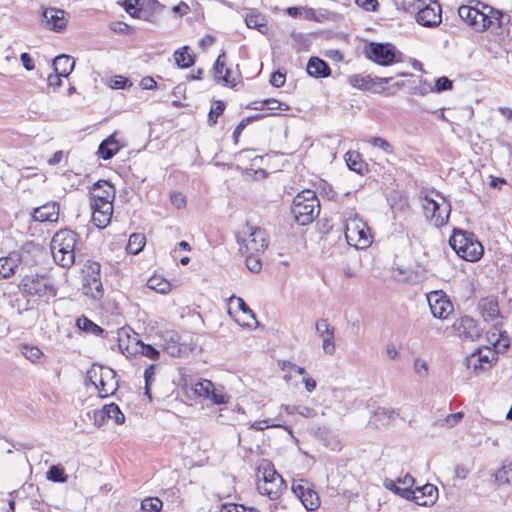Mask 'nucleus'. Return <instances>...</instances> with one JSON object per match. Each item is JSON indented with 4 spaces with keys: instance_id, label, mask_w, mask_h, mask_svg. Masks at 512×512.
<instances>
[{
    "instance_id": "nucleus-34",
    "label": "nucleus",
    "mask_w": 512,
    "mask_h": 512,
    "mask_svg": "<svg viewBox=\"0 0 512 512\" xmlns=\"http://www.w3.org/2000/svg\"><path fill=\"white\" fill-rule=\"evenodd\" d=\"M345 161L348 168L358 174L362 175L366 170V163L361 159L360 154L355 151L347 152Z\"/></svg>"
},
{
    "instance_id": "nucleus-27",
    "label": "nucleus",
    "mask_w": 512,
    "mask_h": 512,
    "mask_svg": "<svg viewBox=\"0 0 512 512\" xmlns=\"http://www.w3.org/2000/svg\"><path fill=\"white\" fill-rule=\"evenodd\" d=\"M20 262L18 254H10L8 257L0 258V279H6L16 273Z\"/></svg>"
},
{
    "instance_id": "nucleus-16",
    "label": "nucleus",
    "mask_w": 512,
    "mask_h": 512,
    "mask_svg": "<svg viewBox=\"0 0 512 512\" xmlns=\"http://www.w3.org/2000/svg\"><path fill=\"white\" fill-rule=\"evenodd\" d=\"M441 6L435 1L418 9L416 21L424 27H436L441 23Z\"/></svg>"
},
{
    "instance_id": "nucleus-4",
    "label": "nucleus",
    "mask_w": 512,
    "mask_h": 512,
    "mask_svg": "<svg viewBox=\"0 0 512 512\" xmlns=\"http://www.w3.org/2000/svg\"><path fill=\"white\" fill-rule=\"evenodd\" d=\"M161 348L172 357H184L197 347V337L191 333L167 330L160 335Z\"/></svg>"
},
{
    "instance_id": "nucleus-58",
    "label": "nucleus",
    "mask_w": 512,
    "mask_h": 512,
    "mask_svg": "<svg viewBox=\"0 0 512 512\" xmlns=\"http://www.w3.org/2000/svg\"><path fill=\"white\" fill-rule=\"evenodd\" d=\"M417 482H409L410 485H403V489L401 490V493L399 496H401L404 499L411 500L414 502L415 497V487L413 488L414 484Z\"/></svg>"
},
{
    "instance_id": "nucleus-11",
    "label": "nucleus",
    "mask_w": 512,
    "mask_h": 512,
    "mask_svg": "<svg viewBox=\"0 0 512 512\" xmlns=\"http://www.w3.org/2000/svg\"><path fill=\"white\" fill-rule=\"evenodd\" d=\"M101 266L98 262L89 263L83 273V293L93 299H100L104 294L100 278Z\"/></svg>"
},
{
    "instance_id": "nucleus-54",
    "label": "nucleus",
    "mask_w": 512,
    "mask_h": 512,
    "mask_svg": "<svg viewBox=\"0 0 512 512\" xmlns=\"http://www.w3.org/2000/svg\"><path fill=\"white\" fill-rule=\"evenodd\" d=\"M322 339L324 352L328 355H332L335 352L334 333H329L328 336L322 337Z\"/></svg>"
},
{
    "instance_id": "nucleus-5",
    "label": "nucleus",
    "mask_w": 512,
    "mask_h": 512,
    "mask_svg": "<svg viewBox=\"0 0 512 512\" xmlns=\"http://www.w3.org/2000/svg\"><path fill=\"white\" fill-rule=\"evenodd\" d=\"M19 287L25 295L42 298L45 301L55 297L58 292L54 279L48 274L26 275L21 280Z\"/></svg>"
},
{
    "instance_id": "nucleus-63",
    "label": "nucleus",
    "mask_w": 512,
    "mask_h": 512,
    "mask_svg": "<svg viewBox=\"0 0 512 512\" xmlns=\"http://www.w3.org/2000/svg\"><path fill=\"white\" fill-rule=\"evenodd\" d=\"M297 414L304 417V418H313L316 416V411L308 406L299 405Z\"/></svg>"
},
{
    "instance_id": "nucleus-8",
    "label": "nucleus",
    "mask_w": 512,
    "mask_h": 512,
    "mask_svg": "<svg viewBox=\"0 0 512 512\" xmlns=\"http://www.w3.org/2000/svg\"><path fill=\"white\" fill-rule=\"evenodd\" d=\"M345 237L347 242L356 248L363 249L371 244L370 229L366 222L358 217L347 220Z\"/></svg>"
},
{
    "instance_id": "nucleus-3",
    "label": "nucleus",
    "mask_w": 512,
    "mask_h": 512,
    "mask_svg": "<svg viewBox=\"0 0 512 512\" xmlns=\"http://www.w3.org/2000/svg\"><path fill=\"white\" fill-rule=\"evenodd\" d=\"M320 202L312 190H303L298 193L291 206L294 220L301 226L311 223L319 215Z\"/></svg>"
},
{
    "instance_id": "nucleus-40",
    "label": "nucleus",
    "mask_w": 512,
    "mask_h": 512,
    "mask_svg": "<svg viewBox=\"0 0 512 512\" xmlns=\"http://www.w3.org/2000/svg\"><path fill=\"white\" fill-rule=\"evenodd\" d=\"M147 287L164 294L170 290V283L160 277L153 276L147 280Z\"/></svg>"
},
{
    "instance_id": "nucleus-20",
    "label": "nucleus",
    "mask_w": 512,
    "mask_h": 512,
    "mask_svg": "<svg viewBox=\"0 0 512 512\" xmlns=\"http://www.w3.org/2000/svg\"><path fill=\"white\" fill-rule=\"evenodd\" d=\"M32 217L38 222H57L59 218V205L57 202H48L35 208Z\"/></svg>"
},
{
    "instance_id": "nucleus-41",
    "label": "nucleus",
    "mask_w": 512,
    "mask_h": 512,
    "mask_svg": "<svg viewBox=\"0 0 512 512\" xmlns=\"http://www.w3.org/2000/svg\"><path fill=\"white\" fill-rule=\"evenodd\" d=\"M225 103L221 100L213 101L209 114H208V124L210 126H214L217 123L218 117L224 112Z\"/></svg>"
},
{
    "instance_id": "nucleus-64",
    "label": "nucleus",
    "mask_w": 512,
    "mask_h": 512,
    "mask_svg": "<svg viewBox=\"0 0 512 512\" xmlns=\"http://www.w3.org/2000/svg\"><path fill=\"white\" fill-rule=\"evenodd\" d=\"M220 512H244V507L233 503H226L221 506Z\"/></svg>"
},
{
    "instance_id": "nucleus-46",
    "label": "nucleus",
    "mask_w": 512,
    "mask_h": 512,
    "mask_svg": "<svg viewBox=\"0 0 512 512\" xmlns=\"http://www.w3.org/2000/svg\"><path fill=\"white\" fill-rule=\"evenodd\" d=\"M46 480H66L64 468L61 465H52L46 472Z\"/></svg>"
},
{
    "instance_id": "nucleus-29",
    "label": "nucleus",
    "mask_w": 512,
    "mask_h": 512,
    "mask_svg": "<svg viewBox=\"0 0 512 512\" xmlns=\"http://www.w3.org/2000/svg\"><path fill=\"white\" fill-rule=\"evenodd\" d=\"M120 149L118 141L114 136H109L103 140L98 147V155L103 160L111 159Z\"/></svg>"
},
{
    "instance_id": "nucleus-48",
    "label": "nucleus",
    "mask_w": 512,
    "mask_h": 512,
    "mask_svg": "<svg viewBox=\"0 0 512 512\" xmlns=\"http://www.w3.org/2000/svg\"><path fill=\"white\" fill-rule=\"evenodd\" d=\"M286 12L289 16L291 17H294V18H297V17H301L303 12L305 13V18L306 19H310L314 16V10L309 8V9H306V8H300V7H288L286 9Z\"/></svg>"
},
{
    "instance_id": "nucleus-57",
    "label": "nucleus",
    "mask_w": 512,
    "mask_h": 512,
    "mask_svg": "<svg viewBox=\"0 0 512 512\" xmlns=\"http://www.w3.org/2000/svg\"><path fill=\"white\" fill-rule=\"evenodd\" d=\"M286 79V74L281 71L273 72L270 76V84L274 87H281L284 85Z\"/></svg>"
},
{
    "instance_id": "nucleus-38",
    "label": "nucleus",
    "mask_w": 512,
    "mask_h": 512,
    "mask_svg": "<svg viewBox=\"0 0 512 512\" xmlns=\"http://www.w3.org/2000/svg\"><path fill=\"white\" fill-rule=\"evenodd\" d=\"M76 324L80 330L92 333L94 335H100L101 333L104 332L103 328H101L99 325L95 324L93 321H91L85 316L78 318Z\"/></svg>"
},
{
    "instance_id": "nucleus-32",
    "label": "nucleus",
    "mask_w": 512,
    "mask_h": 512,
    "mask_svg": "<svg viewBox=\"0 0 512 512\" xmlns=\"http://www.w3.org/2000/svg\"><path fill=\"white\" fill-rule=\"evenodd\" d=\"M258 473H262V480H284L283 477L276 471L274 464L268 459L258 460Z\"/></svg>"
},
{
    "instance_id": "nucleus-9",
    "label": "nucleus",
    "mask_w": 512,
    "mask_h": 512,
    "mask_svg": "<svg viewBox=\"0 0 512 512\" xmlns=\"http://www.w3.org/2000/svg\"><path fill=\"white\" fill-rule=\"evenodd\" d=\"M422 207L426 218L436 227H441L448 222L451 206L443 197L438 201L426 195Z\"/></svg>"
},
{
    "instance_id": "nucleus-39",
    "label": "nucleus",
    "mask_w": 512,
    "mask_h": 512,
    "mask_svg": "<svg viewBox=\"0 0 512 512\" xmlns=\"http://www.w3.org/2000/svg\"><path fill=\"white\" fill-rule=\"evenodd\" d=\"M22 355L32 363H39L44 356L43 352L36 346L24 344L21 346Z\"/></svg>"
},
{
    "instance_id": "nucleus-44",
    "label": "nucleus",
    "mask_w": 512,
    "mask_h": 512,
    "mask_svg": "<svg viewBox=\"0 0 512 512\" xmlns=\"http://www.w3.org/2000/svg\"><path fill=\"white\" fill-rule=\"evenodd\" d=\"M163 506L158 497H147L141 501V510L143 512H159Z\"/></svg>"
},
{
    "instance_id": "nucleus-61",
    "label": "nucleus",
    "mask_w": 512,
    "mask_h": 512,
    "mask_svg": "<svg viewBox=\"0 0 512 512\" xmlns=\"http://www.w3.org/2000/svg\"><path fill=\"white\" fill-rule=\"evenodd\" d=\"M386 489L392 491L396 495H400L403 485L409 484V482H383Z\"/></svg>"
},
{
    "instance_id": "nucleus-47",
    "label": "nucleus",
    "mask_w": 512,
    "mask_h": 512,
    "mask_svg": "<svg viewBox=\"0 0 512 512\" xmlns=\"http://www.w3.org/2000/svg\"><path fill=\"white\" fill-rule=\"evenodd\" d=\"M369 143L373 145L374 147H377L381 150H383L386 154H392L393 153V146L384 138L381 137H372L369 140Z\"/></svg>"
},
{
    "instance_id": "nucleus-19",
    "label": "nucleus",
    "mask_w": 512,
    "mask_h": 512,
    "mask_svg": "<svg viewBox=\"0 0 512 512\" xmlns=\"http://www.w3.org/2000/svg\"><path fill=\"white\" fill-rule=\"evenodd\" d=\"M438 488L431 482L415 487L414 503L420 506H431L438 499Z\"/></svg>"
},
{
    "instance_id": "nucleus-28",
    "label": "nucleus",
    "mask_w": 512,
    "mask_h": 512,
    "mask_svg": "<svg viewBox=\"0 0 512 512\" xmlns=\"http://www.w3.org/2000/svg\"><path fill=\"white\" fill-rule=\"evenodd\" d=\"M75 62L73 58L66 54L58 55L53 60V68L56 73L63 77H68L74 69Z\"/></svg>"
},
{
    "instance_id": "nucleus-36",
    "label": "nucleus",
    "mask_w": 512,
    "mask_h": 512,
    "mask_svg": "<svg viewBox=\"0 0 512 512\" xmlns=\"http://www.w3.org/2000/svg\"><path fill=\"white\" fill-rule=\"evenodd\" d=\"M490 355L494 356V352L487 350V354H482L480 350L478 354H472L468 359V366L473 365L474 369H485L484 364L490 366Z\"/></svg>"
},
{
    "instance_id": "nucleus-21",
    "label": "nucleus",
    "mask_w": 512,
    "mask_h": 512,
    "mask_svg": "<svg viewBox=\"0 0 512 512\" xmlns=\"http://www.w3.org/2000/svg\"><path fill=\"white\" fill-rule=\"evenodd\" d=\"M92 221L98 228H105L111 221L113 204H91Z\"/></svg>"
},
{
    "instance_id": "nucleus-7",
    "label": "nucleus",
    "mask_w": 512,
    "mask_h": 512,
    "mask_svg": "<svg viewBox=\"0 0 512 512\" xmlns=\"http://www.w3.org/2000/svg\"><path fill=\"white\" fill-rule=\"evenodd\" d=\"M364 53L369 60L381 66H390L401 60V53L391 43L370 42Z\"/></svg>"
},
{
    "instance_id": "nucleus-35",
    "label": "nucleus",
    "mask_w": 512,
    "mask_h": 512,
    "mask_svg": "<svg viewBox=\"0 0 512 512\" xmlns=\"http://www.w3.org/2000/svg\"><path fill=\"white\" fill-rule=\"evenodd\" d=\"M174 59L178 67L188 68L195 62V56L189 53V47L183 46L174 52Z\"/></svg>"
},
{
    "instance_id": "nucleus-45",
    "label": "nucleus",
    "mask_w": 512,
    "mask_h": 512,
    "mask_svg": "<svg viewBox=\"0 0 512 512\" xmlns=\"http://www.w3.org/2000/svg\"><path fill=\"white\" fill-rule=\"evenodd\" d=\"M213 384L209 380L199 381L194 385V393L199 397L209 398L212 393Z\"/></svg>"
},
{
    "instance_id": "nucleus-33",
    "label": "nucleus",
    "mask_w": 512,
    "mask_h": 512,
    "mask_svg": "<svg viewBox=\"0 0 512 512\" xmlns=\"http://www.w3.org/2000/svg\"><path fill=\"white\" fill-rule=\"evenodd\" d=\"M277 109L288 110L289 106L286 103H281L276 99H266L261 101L260 106H258V119L270 115L268 111H274Z\"/></svg>"
},
{
    "instance_id": "nucleus-53",
    "label": "nucleus",
    "mask_w": 512,
    "mask_h": 512,
    "mask_svg": "<svg viewBox=\"0 0 512 512\" xmlns=\"http://www.w3.org/2000/svg\"><path fill=\"white\" fill-rule=\"evenodd\" d=\"M316 331L322 338L328 336L329 333H334V328L330 327L326 319H321L316 323Z\"/></svg>"
},
{
    "instance_id": "nucleus-31",
    "label": "nucleus",
    "mask_w": 512,
    "mask_h": 512,
    "mask_svg": "<svg viewBox=\"0 0 512 512\" xmlns=\"http://www.w3.org/2000/svg\"><path fill=\"white\" fill-rule=\"evenodd\" d=\"M229 302H230V305L235 304L237 309L242 313L243 319H241L240 317L236 318V321L240 325H242V326L248 325L245 322V318L256 319V315H255L254 311L246 304V302L242 298L232 296V297H230Z\"/></svg>"
},
{
    "instance_id": "nucleus-23",
    "label": "nucleus",
    "mask_w": 512,
    "mask_h": 512,
    "mask_svg": "<svg viewBox=\"0 0 512 512\" xmlns=\"http://www.w3.org/2000/svg\"><path fill=\"white\" fill-rule=\"evenodd\" d=\"M479 309L486 321L494 320L500 316L498 300L495 296H488L479 301Z\"/></svg>"
},
{
    "instance_id": "nucleus-10",
    "label": "nucleus",
    "mask_w": 512,
    "mask_h": 512,
    "mask_svg": "<svg viewBox=\"0 0 512 512\" xmlns=\"http://www.w3.org/2000/svg\"><path fill=\"white\" fill-rule=\"evenodd\" d=\"M98 371L93 368L88 371L89 380L96 386L99 395L104 398L114 394L117 390V381L115 380L116 373L113 369L100 366Z\"/></svg>"
},
{
    "instance_id": "nucleus-2",
    "label": "nucleus",
    "mask_w": 512,
    "mask_h": 512,
    "mask_svg": "<svg viewBox=\"0 0 512 512\" xmlns=\"http://www.w3.org/2000/svg\"><path fill=\"white\" fill-rule=\"evenodd\" d=\"M78 233L71 229H61L56 232L51 241V251L56 264L70 268L76 259V252L81 248Z\"/></svg>"
},
{
    "instance_id": "nucleus-25",
    "label": "nucleus",
    "mask_w": 512,
    "mask_h": 512,
    "mask_svg": "<svg viewBox=\"0 0 512 512\" xmlns=\"http://www.w3.org/2000/svg\"><path fill=\"white\" fill-rule=\"evenodd\" d=\"M307 73L316 78H323L330 75L331 69L326 61L311 57L307 64Z\"/></svg>"
},
{
    "instance_id": "nucleus-52",
    "label": "nucleus",
    "mask_w": 512,
    "mask_h": 512,
    "mask_svg": "<svg viewBox=\"0 0 512 512\" xmlns=\"http://www.w3.org/2000/svg\"><path fill=\"white\" fill-rule=\"evenodd\" d=\"M132 85L131 81L124 76L117 75L111 81V87L113 89H127Z\"/></svg>"
},
{
    "instance_id": "nucleus-1",
    "label": "nucleus",
    "mask_w": 512,
    "mask_h": 512,
    "mask_svg": "<svg viewBox=\"0 0 512 512\" xmlns=\"http://www.w3.org/2000/svg\"><path fill=\"white\" fill-rule=\"evenodd\" d=\"M458 15L477 32H483L494 26L501 28L505 20L508 22L510 19L509 15L489 5H483V9H479L478 6L461 5L458 8Z\"/></svg>"
},
{
    "instance_id": "nucleus-43",
    "label": "nucleus",
    "mask_w": 512,
    "mask_h": 512,
    "mask_svg": "<svg viewBox=\"0 0 512 512\" xmlns=\"http://www.w3.org/2000/svg\"><path fill=\"white\" fill-rule=\"evenodd\" d=\"M140 0H135L134 3L131 2V0H125L124 2V8L128 14H130L132 17L144 19L147 20L146 12L141 7H136L140 5Z\"/></svg>"
},
{
    "instance_id": "nucleus-42",
    "label": "nucleus",
    "mask_w": 512,
    "mask_h": 512,
    "mask_svg": "<svg viewBox=\"0 0 512 512\" xmlns=\"http://www.w3.org/2000/svg\"><path fill=\"white\" fill-rule=\"evenodd\" d=\"M107 412V419H112L116 424L120 425L125 422V416L120 410L119 406L115 403L104 405Z\"/></svg>"
},
{
    "instance_id": "nucleus-15",
    "label": "nucleus",
    "mask_w": 512,
    "mask_h": 512,
    "mask_svg": "<svg viewBox=\"0 0 512 512\" xmlns=\"http://www.w3.org/2000/svg\"><path fill=\"white\" fill-rule=\"evenodd\" d=\"M428 304L434 317L445 319L453 310L451 301L438 291H433L427 295Z\"/></svg>"
},
{
    "instance_id": "nucleus-24",
    "label": "nucleus",
    "mask_w": 512,
    "mask_h": 512,
    "mask_svg": "<svg viewBox=\"0 0 512 512\" xmlns=\"http://www.w3.org/2000/svg\"><path fill=\"white\" fill-rule=\"evenodd\" d=\"M213 77L218 83H222L225 86L233 85L230 80V70L225 68V54L222 53L218 56L213 66Z\"/></svg>"
},
{
    "instance_id": "nucleus-37",
    "label": "nucleus",
    "mask_w": 512,
    "mask_h": 512,
    "mask_svg": "<svg viewBox=\"0 0 512 512\" xmlns=\"http://www.w3.org/2000/svg\"><path fill=\"white\" fill-rule=\"evenodd\" d=\"M146 238L143 234L134 233L129 237L127 251L131 254H138L145 246Z\"/></svg>"
},
{
    "instance_id": "nucleus-55",
    "label": "nucleus",
    "mask_w": 512,
    "mask_h": 512,
    "mask_svg": "<svg viewBox=\"0 0 512 512\" xmlns=\"http://www.w3.org/2000/svg\"><path fill=\"white\" fill-rule=\"evenodd\" d=\"M414 371L420 377L425 378L428 376V364L422 359H416L414 362Z\"/></svg>"
},
{
    "instance_id": "nucleus-13",
    "label": "nucleus",
    "mask_w": 512,
    "mask_h": 512,
    "mask_svg": "<svg viewBox=\"0 0 512 512\" xmlns=\"http://www.w3.org/2000/svg\"><path fill=\"white\" fill-rule=\"evenodd\" d=\"M392 77H372L371 75L354 74L349 76V83L358 89L380 92L384 85L388 84Z\"/></svg>"
},
{
    "instance_id": "nucleus-50",
    "label": "nucleus",
    "mask_w": 512,
    "mask_h": 512,
    "mask_svg": "<svg viewBox=\"0 0 512 512\" xmlns=\"http://www.w3.org/2000/svg\"><path fill=\"white\" fill-rule=\"evenodd\" d=\"M494 476L495 480H512V462L503 465Z\"/></svg>"
},
{
    "instance_id": "nucleus-56",
    "label": "nucleus",
    "mask_w": 512,
    "mask_h": 512,
    "mask_svg": "<svg viewBox=\"0 0 512 512\" xmlns=\"http://www.w3.org/2000/svg\"><path fill=\"white\" fill-rule=\"evenodd\" d=\"M355 3L369 12L376 11L379 6L378 0H355Z\"/></svg>"
},
{
    "instance_id": "nucleus-14",
    "label": "nucleus",
    "mask_w": 512,
    "mask_h": 512,
    "mask_svg": "<svg viewBox=\"0 0 512 512\" xmlns=\"http://www.w3.org/2000/svg\"><path fill=\"white\" fill-rule=\"evenodd\" d=\"M42 17L45 27L57 33L64 31L68 23L67 13L54 7L45 8Z\"/></svg>"
},
{
    "instance_id": "nucleus-30",
    "label": "nucleus",
    "mask_w": 512,
    "mask_h": 512,
    "mask_svg": "<svg viewBox=\"0 0 512 512\" xmlns=\"http://www.w3.org/2000/svg\"><path fill=\"white\" fill-rule=\"evenodd\" d=\"M129 354H140L151 360H158L160 356L159 350H157L150 344L144 343L143 341H136L135 346H133V349H129Z\"/></svg>"
},
{
    "instance_id": "nucleus-49",
    "label": "nucleus",
    "mask_w": 512,
    "mask_h": 512,
    "mask_svg": "<svg viewBox=\"0 0 512 512\" xmlns=\"http://www.w3.org/2000/svg\"><path fill=\"white\" fill-rule=\"evenodd\" d=\"M452 87L453 82L449 78L442 76L435 81V86L432 91L443 92L452 89Z\"/></svg>"
},
{
    "instance_id": "nucleus-12",
    "label": "nucleus",
    "mask_w": 512,
    "mask_h": 512,
    "mask_svg": "<svg viewBox=\"0 0 512 512\" xmlns=\"http://www.w3.org/2000/svg\"><path fill=\"white\" fill-rule=\"evenodd\" d=\"M455 335L465 341L474 342L481 336V328L475 319L470 316H462L456 319L452 325Z\"/></svg>"
},
{
    "instance_id": "nucleus-59",
    "label": "nucleus",
    "mask_w": 512,
    "mask_h": 512,
    "mask_svg": "<svg viewBox=\"0 0 512 512\" xmlns=\"http://www.w3.org/2000/svg\"><path fill=\"white\" fill-rule=\"evenodd\" d=\"M254 119H256L255 116H251V117H247L245 119H243L238 125L237 127L235 128L234 132H233V138H234V141L235 143L238 142V137L239 135L241 134V132L245 129V127L251 123Z\"/></svg>"
},
{
    "instance_id": "nucleus-18",
    "label": "nucleus",
    "mask_w": 512,
    "mask_h": 512,
    "mask_svg": "<svg viewBox=\"0 0 512 512\" xmlns=\"http://www.w3.org/2000/svg\"><path fill=\"white\" fill-rule=\"evenodd\" d=\"M91 204H113L115 198V187L106 180L97 181L92 188Z\"/></svg>"
},
{
    "instance_id": "nucleus-17",
    "label": "nucleus",
    "mask_w": 512,
    "mask_h": 512,
    "mask_svg": "<svg viewBox=\"0 0 512 512\" xmlns=\"http://www.w3.org/2000/svg\"><path fill=\"white\" fill-rule=\"evenodd\" d=\"M291 490L307 510L313 511L319 507V496L313 488L300 483L291 482Z\"/></svg>"
},
{
    "instance_id": "nucleus-62",
    "label": "nucleus",
    "mask_w": 512,
    "mask_h": 512,
    "mask_svg": "<svg viewBox=\"0 0 512 512\" xmlns=\"http://www.w3.org/2000/svg\"><path fill=\"white\" fill-rule=\"evenodd\" d=\"M107 412L105 410V407L103 406L102 409L97 410L94 412V424L97 427H101L104 422L107 420Z\"/></svg>"
},
{
    "instance_id": "nucleus-26",
    "label": "nucleus",
    "mask_w": 512,
    "mask_h": 512,
    "mask_svg": "<svg viewBox=\"0 0 512 512\" xmlns=\"http://www.w3.org/2000/svg\"><path fill=\"white\" fill-rule=\"evenodd\" d=\"M287 489L288 482H264L263 487L258 484V493L268 496L270 500L280 498L283 491Z\"/></svg>"
},
{
    "instance_id": "nucleus-51",
    "label": "nucleus",
    "mask_w": 512,
    "mask_h": 512,
    "mask_svg": "<svg viewBox=\"0 0 512 512\" xmlns=\"http://www.w3.org/2000/svg\"><path fill=\"white\" fill-rule=\"evenodd\" d=\"M253 152H254L253 150L242 151L239 153L238 158H237V161H238L237 167L239 169H242L243 172H245L247 174H249L250 171H253V169L246 167L244 165V162H245V160L251 159Z\"/></svg>"
},
{
    "instance_id": "nucleus-60",
    "label": "nucleus",
    "mask_w": 512,
    "mask_h": 512,
    "mask_svg": "<svg viewBox=\"0 0 512 512\" xmlns=\"http://www.w3.org/2000/svg\"><path fill=\"white\" fill-rule=\"evenodd\" d=\"M170 200H171V203L173 204V206L177 209H181V208L185 207V205H186L185 197L181 193H178V192L172 193L170 196Z\"/></svg>"
},
{
    "instance_id": "nucleus-22",
    "label": "nucleus",
    "mask_w": 512,
    "mask_h": 512,
    "mask_svg": "<svg viewBox=\"0 0 512 512\" xmlns=\"http://www.w3.org/2000/svg\"><path fill=\"white\" fill-rule=\"evenodd\" d=\"M129 331L130 329H127L125 327L117 331V341L119 349L127 357L131 356L129 354V349H133V346H135V342L141 341L139 339V335L136 332L131 330L132 334H130Z\"/></svg>"
},
{
    "instance_id": "nucleus-6",
    "label": "nucleus",
    "mask_w": 512,
    "mask_h": 512,
    "mask_svg": "<svg viewBox=\"0 0 512 512\" xmlns=\"http://www.w3.org/2000/svg\"><path fill=\"white\" fill-rule=\"evenodd\" d=\"M449 245L466 261H477L483 255V246L470 232L455 229L449 238Z\"/></svg>"
}]
</instances>
